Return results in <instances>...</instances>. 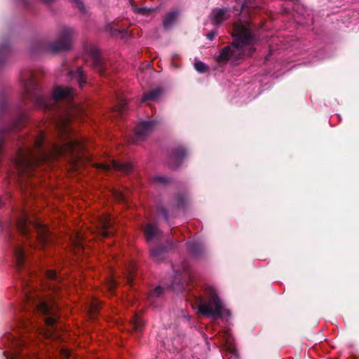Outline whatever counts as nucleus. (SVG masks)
<instances>
[{
    "label": "nucleus",
    "mask_w": 359,
    "mask_h": 359,
    "mask_svg": "<svg viewBox=\"0 0 359 359\" xmlns=\"http://www.w3.org/2000/svg\"><path fill=\"white\" fill-rule=\"evenodd\" d=\"M114 196L118 201H123L125 199V194L123 191H114Z\"/></svg>",
    "instance_id": "nucleus-30"
},
{
    "label": "nucleus",
    "mask_w": 359,
    "mask_h": 359,
    "mask_svg": "<svg viewBox=\"0 0 359 359\" xmlns=\"http://www.w3.org/2000/svg\"><path fill=\"white\" fill-rule=\"evenodd\" d=\"M198 309L201 314H229V313L218 298H214L208 304H201Z\"/></svg>",
    "instance_id": "nucleus-9"
},
{
    "label": "nucleus",
    "mask_w": 359,
    "mask_h": 359,
    "mask_svg": "<svg viewBox=\"0 0 359 359\" xmlns=\"http://www.w3.org/2000/svg\"><path fill=\"white\" fill-rule=\"evenodd\" d=\"M177 16L178 13L177 12L168 13L163 20L164 27L166 28L171 27L176 22Z\"/></svg>",
    "instance_id": "nucleus-19"
},
{
    "label": "nucleus",
    "mask_w": 359,
    "mask_h": 359,
    "mask_svg": "<svg viewBox=\"0 0 359 359\" xmlns=\"http://www.w3.org/2000/svg\"><path fill=\"white\" fill-rule=\"evenodd\" d=\"M100 302L97 299H93L90 303L91 311H96L100 306Z\"/></svg>",
    "instance_id": "nucleus-29"
},
{
    "label": "nucleus",
    "mask_w": 359,
    "mask_h": 359,
    "mask_svg": "<svg viewBox=\"0 0 359 359\" xmlns=\"http://www.w3.org/2000/svg\"><path fill=\"white\" fill-rule=\"evenodd\" d=\"M154 180L156 182H164L165 179L160 176H156L154 177Z\"/></svg>",
    "instance_id": "nucleus-35"
},
{
    "label": "nucleus",
    "mask_w": 359,
    "mask_h": 359,
    "mask_svg": "<svg viewBox=\"0 0 359 359\" xmlns=\"http://www.w3.org/2000/svg\"><path fill=\"white\" fill-rule=\"evenodd\" d=\"M163 94V90L160 88L154 89L145 94L143 97V101L151 100H157Z\"/></svg>",
    "instance_id": "nucleus-20"
},
{
    "label": "nucleus",
    "mask_w": 359,
    "mask_h": 359,
    "mask_svg": "<svg viewBox=\"0 0 359 359\" xmlns=\"http://www.w3.org/2000/svg\"><path fill=\"white\" fill-rule=\"evenodd\" d=\"M15 266L22 280L25 294V302L22 306L24 311H40L45 314V301L43 300V290L41 283L34 284L33 278L35 275L31 273L26 266V255L24 247L17 244L13 248Z\"/></svg>",
    "instance_id": "nucleus-2"
},
{
    "label": "nucleus",
    "mask_w": 359,
    "mask_h": 359,
    "mask_svg": "<svg viewBox=\"0 0 359 359\" xmlns=\"http://www.w3.org/2000/svg\"><path fill=\"white\" fill-rule=\"evenodd\" d=\"M163 288L160 286L156 287L154 288L149 294V301L153 303L154 302V299L156 298H158L161 297L163 294Z\"/></svg>",
    "instance_id": "nucleus-23"
},
{
    "label": "nucleus",
    "mask_w": 359,
    "mask_h": 359,
    "mask_svg": "<svg viewBox=\"0 0 359 359\" xmlns=\"http://www.w3.org/2000/svg\"><path fill=\"white\" fill-rule=\"evenodd\" d=\"M29 52L33 55H37L44 50V40L43 36L34 37L29 43Z\"/></svg>",
    "instance_id": "nucleus-13"
},
{
    "label": "nucleus",
    "mask_w": 359,
    "mask_h": 359,
    "mask_svg": "<svg viewBox=\"0 0 359 359\" xmlns=\"http://www.w3.org/2000/svg\"><path fill=\"white\" fill-rule=\"evenodd\" d=\"M69 74L78 81L81 88L86 83L81 67H78L74 72H70Z\"/></svg>",
    "instance_id": "nucleus-18"
},
{
    "label": "nucleus",
    "mask_w": 359,
    "mask_h": 359,
    "mask_svg": "<svg viewBox=\"0 0 359 359\" xmlns=\"http://www.w3.org/2000/svg\"><path fill=\"white\" fill-rule=\"evenodd\" d=\"M80 109L76 105H72L68 111L61 117L59 128L64 139V144L62 147L57 148V153H69V161L72 169L77 170L84 163L85 159L83 154L79 152L82 149V144L80 140L76 137L70 136L67 128V123L74 114L79 113Z\"/></svg>",
    "instance_id": "nucleus-4"
},
{
    "label": "nucleus",
    "mask_w": 359,
    "mask_h": 359,
    "mask_svg": "<svg viewBox=\"0 0 359 359\" xmlns=\"http://www.w3.org/2000/svg\"><path fill=\"white\" fill-rule=\"evenodd\" d=\"M229 13L226 8H215L212 11L211 14L212 22L215 25L220 24L229 18Z\"/></svg>",
    "instance_id": "nucleus-14"
},
{
    "label": "nucleus",
    "mask_w": 359,
    "mask_h": 359,
    "mask_svg": "<svg viewBox=\"0 0 359 359\" xmlns=\"http://www.w3.org/2000/svg\"><path fill=\"white\" fill-rule=\"evenodd\" d=\"M54 0H46V4L49 3V2H52Z\"/></svg>",
    "instance_id": "nucleus-39"
},
{
    "label": "nucleus",
    "mask_w": 359,
    "mask_h": 359,
    "mask_svg": "<svg viewBox=\"0 0 359 359\" xmlns=\"http://www.w3.org/2000/svg\"><path fill=\"white\" fill-rule=\"evenodd\" d=\"M23 86L22 102L27 104L32 102L36 107L45 109L43 89L39 85V78L36 73L27 72L21 75Z\"/></svg>",
    "instance_id": "nucleus-6"
},
{
    "label": "nucleus",
    "mask_w": 359,
    "mask_h": 359,
    "mask_svg": "<svg viewBox=\"0 0 359 359\" xmlns=\"http://www.w3.org/2000/svg\"><path fill=\"white\" fill-rule=\"evenodd\" d=\"M94 165L104 172H109L113 168L123 172H128L131 168L130 163H120L114 160H110L109 163H96Z\"/></svg>",
    "instance_id": "nucleus-10"
},
{
    "label": "nucleus",
    "mask_w": 359,
    "mask_h": 359,
    "mask_svg": "<svg viewBox=\"0 0 359 359\" xmlns=\"http://www.w3.org/2000/svg\"><path fill=\"white\" fill-rule=\"evenodd\" d=\"M46 337H47L48 334V330L47 329H46Z\"/></svg>",
    "instance_id": "nucleus-40"
},
{
    "label": "nucleus",
    "mask_w": 359,
    "mask_h": 359,
    "mask_svg": "<svg viewBox=\"0 0 359 359\" xmlns=\"http://www.w3.org/2000/svg\"><path fill=\"white\" fill-rule=\"evenodd\" d=\"M194 67L198 72L201 73L205 72L208 69L207 66L202 62H195Z\"/></svg>",
    "instance_id": "nucleus-25"
},
{
    "label": "nucleus",
    "mask_w": 359,
    "mask_h": 359,
    "mask_svg": "<svg viewBox=\"0 0 359 359\" xmlns=\"http://www.w3.org/2000/svg\"><path fill=\"white\" fill-rule=\"evenodd\" d=\"M144 234L148 242H151L158 238L160 231L158 229L151 224H149L144 229Z\"/></svg>",
    "instance_id": "nucleus-16"
},
{
    "label": "nucleus",
    "mask_w": 359,
    "mask_h": 359,
    "mask_svg": "<svg viewBox=\"0 0 359 359\" xmlns=\"http://www.w3.org/2000/svg\"><path fill=\"white\" fill-rule=\"evenodd\" d=\"M84 240V236L81 233H76L72 238V242L73 245L78 248H82L83 241Z\"/></svg>",
    "instance_id": "nucleus-21"
},
{
    "label": "nucleus",
    "mask_w": 359,
    "mask_h": 359,
    "mask_svg": "<svg viewBox=\"0 0 359 359\" xmlns=\"http://www.w3.org/2000/svg\"><path fill=\"white\" fill-rule=\"evenodd\" d=\"M232 34L234 38L233 45L224 48L221 51L217 57L219 62L250 55L253 51L252 37L248 22L235 23Z\"/></svg>",
    "instance_id": "nucleus-3"
},
{
    "label": "nucleus",
    "mask_w": 359,
    "mask_h": 359,
    "mask_svg": "<svg viewBox=\"0 0 359 359\" xmlns=\"http://www.w3.org/2000/svg\"><path fill=\"white\" fill-rule=\"evenodd\" d=\"M226 350L234 355L235 356L237 355V351L233 344L231 342H227L226 344Z\"/></svg>",
    "instance_id": "nucleus-27"
},
{
    "label": "nucleus",
    "mask_w": 359,
    "mask_h": 359,
    "mask_svg": "<svg viewBox=\"0 0 359 359\" xmlns=\"http://www.w3.org/2000/svg\"><path fill=\"white\" fill-rule=\"evenodd\" d=\"M115 281L112 279L109 280L108 282V287L110 290H111L115 286Z\"/></svg>",
    "instance_id": "nucleus-33"
},
{
    "label": "nucleus",
    "mask_w": 359,
    "mask_h": 359,
    "mask_svg": "<svg viewBox=\"0 0 359 359\" xmlns=\"http://www.w3.org/2000/svg\"><path fill=\"white\" fill-rule=\"evenodd\" d=\"M111 225V221L110 217L108 215H105L99 219L96 226V231L99 234L107 236L109 233L107 229L109 228Z\"/></svg>",
    "instance_id": "nucleus-15"
},
{
    "label": "nucleus",
    "mask_w": 359,
    "mask_h": 359,
    "mask_svg": "<svg viewBox=\"0 0 359 359\" xmlns=\"http://www.w3.org/2000/svg\"><path fill=\"white\" fill-rule=\"evenodd\" d=\"M163 251L161 250L154 248L151 250V255L154 259L158 260L161 258V255Z\"/></svg>",
    "instance_id": "nucleus-28"
},
{
    "label": "nucleus",
    "mask_w": 359,
    "mask_h": 359,
    "mask_svg": "<svg viewBox=\"0 0 359 359\" xmlns=\"http://www.w3.org/2000/svg\"><path fill=\"white\" fill-rule=\"evenodd\" d=\"M43 137L33 138L32 145L20 147L15 158L18 181L22 189L32 188L35 183L32 177L35 176L40 164L45 160Z\"/></svg>",
    "instance_id": "nucleus-1"
},
{
    "label": "nucleus",
    "mask_w": 359,
    "mask_h": 359,
    "mask_svg": "<svg viewBox=\"0 0 359 359\" xmlns=\"http://www.w3.org/2000/svg\"><path fill=\"white\" fill-rule=\"evenodd\" d=\"M46 278H55V277H56V275H55V272H53V271H47V270H46Z\"/></svg>",
    "instance_id": "nucleus-32"
},
{
    "label": "nucleus",
    "mask_w": 359,
    "mask_h": 359,
    "mask_svg": "<svg viewBox=\"0 0 359 359\" xmlns=\"http://www.w3.org/2000/svg\"><path fill=\"white\" fill-rule=\"evenodd\" d=\"M46 159H47L48 158V153L47 152H46Z\"/></svg>",
    "instance_id": "nucleus-41"
},
{
    "label": "nucleus",
    "mask_w": 359,
    "mask_h": 359,
    "mask_svg": "<svg viewBox=\"0 0 359 359\" xmlns=\"http://www.w3.org/2000/svg\"><path fill=\"white\" fill-rule=\"evenodd\" d=\"M53 292L54 291L53 290L51 293L48 294V296H49L48 297V294H46V314H48L49 312L54 311L51 308L52 306L50 305L51 302L55 301V297L53 296Z\"/></svg>",
    "instance_id": "nucleus-24"
},
{
    "label": "nucleus",
    "mask_w": 359,
    "mask_h": 359,
    "mask_svg": "<svg viewBox=\"0 0 359 359\" xmlns=\"http://www.w3.org/2000/svg\"><path fill=\"white\" fill-rule=\"evenodd\" d=\"M46 326H47L48 324H51V323H53V320H52V319H50V318H46Z\"/></svg>",
    "instance_id": "nucleus-38"
},
{
    "label": "nucleus",
    "mask_w": 359,
    "mask_h": 359,
    "mask_svg": "<svg viewBox=\"0 0 359 359\" xmlns=\"http://www.w3.org/2000/svg\"><path fill=\"white\" fill-rule=\"evenodd\" d=\"M61 353L66 358H69L71 355L70 351L67 348H62L61 350Z\"/></svg>",
    "instance_id": "nucleus-31"
},
{
    "label": "nucleus",
    "mask_w": 359,
    "mask_h": 359,
    "mask_svg": "<svg viewBox=\"0 0 359 359\" xmlns=\"http://www.w3.org/2000/svg\"><path fill=\"white\" fill-rule=\"evenodd\" d=\"M74 96V92L69 87H56L54 90L53 97L56 100H71Z\"/></svg>",
    "instance_id": "nucleus-12"
},
{
    "label": "nucleus",
    "mask_w": 359,
    "mask_h": 359,
    "mask_svg": "<svg viewBox=\"0 0 359 359\" xmlns=\"http://www.w3.org/2000/svg\"><path fill=\"white\" fill-rule=\"evenodd\" d=\"M7 350L5 351L6 359H43L37 353H33L32 356H27L20 353V348L24 346V341L19 338L18 332L8 334L5 337Z\"/></svg>",
    "instance_id": "nucleus-7"
},
{
    "label": "nucleus",
    "mask_w": 359,
    "mask_h": 359,
    "mask_svg": "<svg viewBox=\"0 0 359 359\" xmlns=\"http://www.w3.org/2000/svg\"><path fill=\"white\" fill-rule=\"evenodd\" d=\"M76 32L72 27H63L57 40L48 48L53 52L66 50L71 48Z\"/></svg>",
    "instance_id": "nucleus-8"
},
{
    "label": "nucleus",
    "mask_w": 359,
    "mask_h": 359,
    "mask_svg": "<svg viewBox=\"0 0 359 359\" xmlns=\"http://www.w3.org/2000/svg\"><path fill=\"white\" fill-rule=\"evenodd\" d=\"M215 32H210L209 34H207V37L208 39H209L210 40H212L215 36Z\"/></svg>",
    "instance_id": "nucleus-36"
},
{
    "label": "nucleus",
    "mask_w": 359,
    "mask_h": 359,
    "mask_svg": "<svg viewBox=\"0 0 359 359\" xmlns=\"http://www.w3.org/2000/svg\"><path fill=\"white\" fill-rule=\"evenodd\" d=\"M154 123L153 121H142L135 128V135L137 139H144L154 129Z\"/></svg>",
    "instance_id": "nucleus-11"
},
{
    "label": "nucleus",
    "mask_w": 359,
    "mask_h": 359,
    "mask_svg": "<svg viewBox=\"0 0 359 359\" xmlns=\"http://www.w3.org/2000/svg\"><path fill=\"white\" fill-rule=\"evenodd\" d=\"M81 12H84V6L81 0H69Z\"/></svg>",
    "instance_id": "nucleus-26"
},
{
    "label": "nucleus",
    "mask_w": 359,
    "mask_h": 359,
    "mask_svg": "<svg viewBox=\"0 0 359 359\" xmlns=\"http://www.w3.org/2000/svg\"><path fill=\"white\" fill-rule=\"evenodd\" d=\"M9 53L10 43L8 40H5L0 44V67L4 64Z\"/></svg>",
    "instance_id": "nucleus-17"
},
{
    "label": "nucleus",
    "mask_w": 359,
    "mask_h": 359,
    "mask_svg": "<svg viewBox=\"0 0 359 359\" xmlns=\"http://www.w3.org/2000/svg\"><path fill=\"white\" fill-rule=\"evenodd\" d=\"M137 12L138 13H144L146 11H147V9L146 8H139L137 9Z\"/></svg>",
    "instance_id": "nucleus-37"
},
{
    "label": "nucleus",
    "mask_w": 359,
    "mask_h": 359,
    "mask_svg": "<svg viewBox=\"0 0 359 359\" xmlns=\"http://www.w3.org/2000/svg\"><path fill=\"white\" fill-rule=\"evenodd\" d=\"M100 64H101V62H100V60H99V58H98V57H95V59H94V65H95V67H97V68H98V67H99V66L100 65Z\"/></svg>",
    "instance_id": "nucleus-34"
},
{
    "label": "nucleus",
    "mask_w": 359,
    "mask_h": 359,
    "mask_svg": "<svg viewBox=\"0 0 359 359\" xmlns=\"http://www.w3.org/2000/svg\"><path fill=\"white\" fill-rule=\"evenodd\" d=\"M17 228L22 236L35 240L41 248L45 247L43 213L33 212L32 215H28L23 212L18 219Z\"/></svg>",
    "instance_id": "nucleus-5"
},
{
    "label": "nucleus",
    "mask_w": 359,
    "mask_h": 359,
    "mask_svg": "<svg viewBox=\"0 0 359 359\" xmlns=\"http://www.w3.org/2000/svg\"><path fill=\"white\" fill-rule=\"evenodd\" d=\"M132 325H133V329L135 331L138 332V331L142 330V329L144 327V323L143 320L139 316H135V318L132 320Z\"/></svg>",
    "instance_id": "nucleus-22"
}]
</instances>
